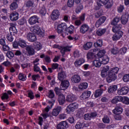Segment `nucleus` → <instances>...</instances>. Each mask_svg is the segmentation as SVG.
Wrapping results in <instances>:
<instances>
[{
	"mask_svg": "<svg viewBox=\"0 0 129 129\" xmlns=\"http://www.w3.org/2000/svg\"><path fill=\"white\" fill-rule=\"evenodd\" d=\"M31 31L32 32V33H34V34H36V35H39V37L41 38H43L45 36V33L44 31H42L41 30V29L40 28V27L38 26V25H35L33 27H32L31 28Z\"/></svg>",
	"mask_w": 129,
	"mask_h": 129,
	"instance_id": "obj_1",
	"label": "nucleus"
},
{
	"mask_svg": "<svg viewBox=\"0 0 129 129\" xmlns=\"http://www.w3.org/2000/svg\"><path fill=\"white\" fill-rule=\"evenodd\" d=\"M67 29V24L65 23H62L57 26V32L58 34H62L63 31H66Z\"/></svg>",
	"mask_w": 129,
	"mask_h": 129,
	"instance_id": "obj_2",
	"label": "nucleus"
},
{
	"mask_svg": "<svg viewBox=\"0 0 129 129\" xmlns=\"http://www.w3.org/2000/svg\"><path fill=\"white\" fill-rule=\"evenodd\" d=\"M129 91V88L124 86L122 87L121 89H119L117 91V93L118 95H125V94H127Z\"/></svg>",
	"mask_w": 129,
	"mask_h": 129,
	"instance_id": "obj_3",
	"label": "nucleus"
},
{
	"mask_svg": "<svg viewBox=\"0 0 129 129\" xmlns=\"http://www.w3.org/2000/svg\"><path fill=\"white\" fill-rule=\"evenodd\" d=\"M117 78L116 74L108 72V78H107V82H108V83H110L112 81L116 80Z\"/></svg>",
	"mask_w": 129,
	"mask_h": 129,
	"instance_id": "obj_4",
	"label": "nucleus"
},
{
	"mask_svg": "<svg viewBox=\"0 0 129 129\" xmlns=\"http://www.w3.org/2000/svg\"><path fill=\"white\" fill-rule=\"evenodd\" d=\"M122 35H123V32L121 31H119L113 35L112 39L113 41H117V40H119L122 37Z\"/></svg>",
	"mask_w": 129,
	"mask_h": 129,
	"instance_id": "obj_5",
	"label": "nucleus"
},
{
	"mask_svg": "<svg viewBox=\"0 0 129 129\" xmlns=\"http://www.w3.org/2000/svg\"><path fill=\"white\" fill-rule=\"evenodd\" d=\"M68 127H69V125L66 121H62L57 125V129H66Z\"/></svg>",
	"mask_w": 129,
	"mask_h": 129,
	"instance_id": "obj_6",
	"label": "nucleus"
},
{
	"mask_svg": "<svg viewBox=\"0 0 129 129\" xmlns=\"http://www.w3.org/2000/svg\"><path fill=\"white\" fill-rule=\"evenodd\" d=\"M27 39L29 42H36L37 41V36L33 33H29L26 36Z\"/></svg>",
	"mask_w": 129,
	"mask_h": 129,
	"instance_id": "obj_7",
	"label": "nucleus"
},
{
	"mask_svg": "<svg viewBox=\"0 0 129 129\" xmlns=\"http://www.w3.org/2000/svg\"><path fill=\"white\" fill-rule=\"evenodd\" d=\"M89 29H90V28L87 24H83L80 28V33H81V34H85L89 31Z\"/></svg>",
	"mask_w": 129,
	"mask_h": 129,
	"instance_id": "obj_8",
	"label": "nucleus"
},
{
	"mask_svg": "<svg viewBox=\"0 0 129 129\" xmlns=\"http://www.w3.org/2000/svg\"><path fill=\"white\" fill-rule=\"evenodd\" d=\"M26 50L29 56H33L35 55V48L32 45H27Z\"/></svg>",
	"mask_w": 129,
	"mask_h": 129,
	"instance_id": "obj_9",
	"label": "nucleus"
},
{
	"mask_svg": "<svg viewBox=\"0 0 129 129\" xmlns=\"http://www.w3.org/2000/svg\"><path fill=\"white\" fill-rule=\"evenodd\" d=\"M60 16V12L57 10H54L51 15V19L53 21H56L58 18Z\"/></svg>",
	"mask_w": 129,
	"mask_h": 129,
	"instance_id": "obj_10",
	"label": "nucleus"
},
{
	"mask_svg": "<svg viewBox=\"0 0 129 129\" xmlns=\"http://www.w3.org/2000/svg\"><path fill=\"white\" fill-rule=\"evenodd\" d=\"M69 85H70L69 81L68 80H64L61 81L60 86L61 87V89L66 90L69 87Z\"/></svg>",
	"mask_w": 129,
	"mask_h": 129,
	"instance_id": "obj_11",
	"label": "nucleus"
},
{
	"mask_svg": "<svg viewBox=\"0 0 129 129\" xmlns=\"http://www.w3.org/2000/svg\"><path fill=\"white\" fill-rule=\"evenodd\" d=\"M38 20L37 16H33L29 19L28 23L30 25H35L38 23Z\"/></svg>",
	"mask_w": 129,
	"mask_h": 129,
	"instance_id": "obj_12",
	"label": "nucleus"
},
{
	"mask_svg": "<svg viewBox=\"0 0 129 129\" xmlns=\"http://www.w3.org/2000/svg\"><path fill=\"white\" fill-rule=\"evenodd\" d=\"M106 20V18L104 16H103L99 18V20H98L95 24V26L96 28H99V26H101V25H102L104 22H105V20Z\"/></svg>",
	"mask_w": 129,
	"mask_h": 129,
	"instance_id": "obj_13",
	"label": "nucleus"
},
{
	"mask_svg": "<svg viewBox=\"0 0 129 129\" xmlns=\"http://www.w3.org/2000/svg\"><path fill=\"white\" fill-rule=\"evenodd\" d=\"M90 94H91V92L86 91L82 93V95L80 96V99L82 100H85L90 97Z\"/></svg>",
	"mask_w": 129,
	"mask_h": 129,
	"instance_id": "obj_14",
	"label": "nucleus"
},
{
	"mask_svg": "<svg viewBox=\"0 0 129 129\" xmlns=\"http://www.w3.org/2000/svg\"><path fill=\"white\" fill-rule=\"evenodd\" d=\"M67 76L66 75V73L64 71H61L58 74V79L60 81H63L66 79Z\"/></svg>",
	"mask_w": 129,
	"mask_h": 129,
	"instance_id": "obj_15",
	"label": "nucleus"
},
{
	"mask_svg": "<svg viewBox=\"0 0 129 129\" xmlns=\"http://www.w3.org/2000/svg\"><path fill=\"white\" fill-rule=\"evenodd\" d=\"M11 21H17L19 19V13L17 12H14L11 13L10 15Z\"/></svg>",
	"mask_w": 129,
	"mask_h": 129,
	"instance_id": "obj_16",
	"label": "nucleus"
},
{
	"mask_svg": "<svg viewBox=\"0 0 129 129\" xmlns=\"http://www.w3.org/2000/svg\"><path fill=\"white\" fill-rule=\"evenodd\" d=\"M128 22V15L125 14L121 16V23L122 25H126Z\"/></svg>",
	"mask_w": 129,
	"mask_h": 129,
	"instance_id": "obj_17",
	"label": "nucleus"
},
{
	"mask_svg": "<svg viewBox=\"0 0 129 129\" xmlns=\"http://www.w3.org/2000/svg\"><path fill=\"white\" fill-rule=\"evenodd\" d=\"M62 110V108L60 106L57 107L53 109L52 112V114L53 116H57L59 113H60V111Z\"/></svg>",
	"mask_w": 129,
	"mask_h": 129,
	"instance_id": "obj_18",
	"label": "nucleus"
},
{
	"mask_svg": "<svg viewBox=\"0 0 129 129\" xmlns=\"http://www.w3.org/2000/svg\"><path fill=\"white\" fill-rule=\"evenodd\" d=\"M58 101L60 105H63L65 103V96L63 94H60L58 95Z\"/></svg>",
	"mask_w": 129,
	"mask_h": 129,
	"instance_id": "obj_19",
	"label": "nucleus"
},
{
	"mask_svg": "<svg viewBox=\"0 0 129 129\" xmlns=\"http://www.w3.org/2000/svg\"><path fill=\"white\" fill-rule=\"evenodd\" d=\"M112 112L114 114H121L122 113V108L120 106H117L112 110Z\"/></svg>",
	"mask_w": 129,
	"mask_h": 129,
	"instance_id": "obj_20",
	"label": "nucleus"
},
{
	"mask_svg": "<svg viewBox=\"0 0 129 129\" xmlns=\"http://www.w3.org/2000/svg\"><path fill=\"white\" fill-rule=\"evenodd\" d=\"M123 98L120 96H116L111 100V102L113 104H115V103H117L118 102H122Z\"/></svg>",
	"mask_w": 129,
	"mask_h": 129,
	"instance_id": "obj_21",
	"label": "nucleus"
},
{
	"mask_svg": "<svg viewBox=\"0 0 129 129\" xmlns=\"http://www.w3.org/2000/svg\"><path fill=\"white\" fill-rule=\"evenodd\" d=\"M71 80L74 83H79L81 79L78 75H75L72 77Z\"/></svg>",
	"mask_w": 129,
	"mask_h": 129,
	"instance_id": "obj_22",
	"label": "nucleus"
},
{
	"mask_svg": "<svg viewBox=\"0 0 129 129\" xmlns=\"http://www.w3.org/2000/svg\"><path fill=\"white\" fill-rule=\"evenodd\" d=\"M84 62H85V60L84 58H80L79 59L76 60L74 64L76 67H79L81 66Z\"/></svg>",
	"mask_w": 129,
	"mask_h": 129,
	"instance_id": "obj_23",
	"label": "nucleus"
},
{
	"mask_svg": "<svg viewBox=\"0 0 129 129\" xmlns=\"http://www.w3.org/2000/svg\"><path fill=\"white\" fill-rule=\"evenodd\" d=\"M100 61H101V63L102 64H107L108 63V61H109V59L108 58V57L106 55H104L103 57H99Z\"/></svg>",
	"mask_w": 129,
	"mask_h": 129,
	"instance_id": "obj_24",
	"label": "nucleus"
},
{
	"mask_svg": "<svg viewBox=\"0 0 129 129\" xmlns=\"http://www.w3.org/2000/svg\"><path fill=\"white\" fill-rule=\"evenodd\" d=\"M76 100V98L74 95H68L66 99L68 102H73V101H75Z\"/></svg>",
	"mask_w": 129,
	"mask_h": 129,
	"instance_id": "obj_25",
	"label": "nucleus"
},
{
	"mask_svg": "<svg viewBox=\"0 0 129 129\" xmlns=\"http://www.w3.org/2000/svg\"><path fill=\"white\" fill-rule=\"evenodd\" d=\"M34 49L37 51H40L42 49V44L39 42L36 41L33 43Z\"/></svg>",
	"mask_w": 129,
	"mask_h": 129,
	"instance_id": "obj_26",
	"label": "nucleus"
},
{
	"mask_svg": "<svg viewBox=\"0 0 129 129\" xmlns=\"http://www.w3.org/2000/svg\"><path fill=\"white\" fill-rule=\"evenodd\" d=\"M88 87V84L87 83H81L79 85V89L80 90H84V89H86Z\"/></svg>",
	"mask_w": 129,
	"mask_h": 129,
	"instance_id": "obj_27",
	"label": "nucleus"
},
{
	"mask_svg": "<svg viewBox=\"0 0 129 129\" xmlns=\"http://www.w3.org/2000/svg\"><path fill=\"white\" fill-rule=\"evenodd\" d=\"M117 90V86L116 85H113L111 86L108 89V92L109 93H113L115 91Z\"/></svg>",
	"mask_w": 129,
	"mask_h": 129,
	"instance_id": "obj_28",
	"label": "nucleus"
},
{
	"mask_svg": "<svg viewBox=\"0 0 129 129\" xmlns=\"http://www.w3.org/2000/svg\"><path fill=\"white\" fill-rule=\"evenodd\" d=\"M92 42H87L86 44H84L83 45V48L84 50H89V49H91L92 47Z\"/></svg>",
	"mask_w": 129,
	"mask_h": 129,
	"instance_id": "obj_29",
	"label": "nucleus"
},
{
	"mask_svg": "<svg viewBox=\"0 0 129 129\" xmlns=\"http://www.w3.org/2000/svg\"><path fill=\"white\" fill-rule=\"evenodd\" d=\"M25 6L26 8H31L34 6V1L33 0H28L25 3Z\"/></svg>",
	"mask_w": 129,
	"mask_h": 129,
	"instance_id": "obj_30",
	"label": "nucleus"
},
{
	"mask_svg": "<svg viewBox=\"0 0 129 129\" xmlns=\"http://www.w3.org/2000/svg\"><path fill=\"white\" fill-rule=\"evenodd\" d=\"M93 66H95V67H97L98 68H99L100 66H101V61L100 60V58H99L98 59H96L93 61Z\"/></svg>",
	"mask_w": 129,
	"mask_h": 129,
	"instance_id": "obj_31",
	"label": "nucleus"
},
{
	"mask_svg": "<svg viewBox=\"0 0 129 129\" xmlns=\"http://www.w3.org/2000/svg\"><path fill=\"white\" fill-rule=\"evenodd\" d=\"M60 52L62 54V56H64L66 52H70V47L69 46L61 47Z\"/></svg>",
	"mask_w": 129,
	"mask_h": 129,
	"instance_id": "obj_32",
	"label": "nucleus"
},
{
	"mask_svg": "<svg viewBox=\"0 0 129 129\" xmlns=\"http://www.w3.org/2000/svg\"><path fill=\"white\" fill-rule=\"evenodd\" d=\"M13 35H14L13 31H10L7 35V39L9 41V42H13L14 41V38L13 37Z\"/></svg>",
	"mask_w": 129,
	"mask_h": 129,
	"instance_id": "obj_33",
	"label": "nucleus"
},
{
	"mask_svg": "<svg viewBox=\"0 0 129 129\" xmlns=\"http://www.w3.org/2000/svg\"><path fill=\"white\" fill-rule=\"evenodd\" d=\"M105 32H106V29L104 28L102 29H98L96 31V34L97 36H101L102 35H104L105 33Z\"/></svg>",
	"mask_w": 129,
	"mask_h": 129,
	"instance_id": "obj_34",
	"label": "nucleus"
},
{
	"mask_svg": "<svg viewBox=\"0 0 129 129\" xmlns=\"http://www.w3.org/2000/svg\"><path fill=\"white\" fill-rule=\"evenodd\" d=\"M82 10H83V5L82 4H77V8L76 9V14H79Z\"/></svg>",
	"mask_w": 129,
	"mask_h": 129,
	"instance_id": "obj_35",
	"label": "nucleus"
},
{
	"mask_svg": "<svg viewBox=\"0 0 129 129\" xmlns=\"http://www.w3.org/2000/svg\"><path fill=\"white\" fill-rule=\"evenodd\" d=\"M75 29V27L73 25H71L69 27H67V29H66V31L69 33V34H73L74 33V30Z\"/></svg>",
	"mask_w": 129,
	"mask_h": 129,
	"instance_id": "obj_36",
	"label": "nucleus"
},
{
	"mask_svg": "<svg viewBox=\"0 0 129 129\" xmlns=\"http://www.w3.org/2000/svg\"><path fill=\"white\" fill-rule=\"evenodd\" d=\"M46 13H47V11H46V8L45 7V6L42 5L40 7V10L39 11V13L42 15V16H45L46 15Z\"/></svg>",
	"mask_w": 129,
	"mask_h": 129,
	"instance_id": "obj_37",
	"label": "nucleus"
},
{
	"mask_svg": "<svg viewBox=\"0 0 129 129\" xmlns=\"http://www.w3.org/2000/svg\"><path fill=\"white\" fill-rule=\"evenodd\" d=\"M18 44L22 48H25V47H27V44L26 43V41L23 39H20L18 41Z\"/></svg>",
	"mask_w": 129,
	"mask_h": 129,
	"instance_id": "obj_38",
	"label": "nucleus"
},
{
	"mask_svg": "<svg viewBox=\"0 0 129 129\" xmlns=\"http://www.w3.org/2000/svg\"><path fill=\"white\" fill-rule=\"evenodd\" d=\"M11 27L9 28L10 32H13V33H17V29H16V24L14 23H10Z\"/></svg>",
	"mask_w": 129,
	"mask_h": 129,
	"instance_id": "obj_39",
	"label": "nucleus"
},
{
	"mask_svg": "<svg viewBox=\"0 0 129 129\" xmlns=\"http://www.w3.org/2000/svg\"><path fill=\"white\" fill-rule=\"evenodd\" d=\"M109 1V0H98L97 4L99 7L102 6V5L104 6L105 5H106V4H107Z\"/></svg>",
	"mask_w": 129,
	"mask_h": 129,
	"instance_id": "obj_40",
	"label": "nucleus"
},
{
	"mask_svg": "<svg viewBox=\"0 0 129 129\" xmlns=\"http://www.w3.org/2000/svg\"><path fill=\"white\" fill-rule=\"evenodd\" d=\"M19 79L22 81H26V79H27V76L22 73H20L19 74Z\"/></svg>",
	"mask_w": 129,
	"mask_h": 129,
	"instance_id": "obj_41",
	"label": "nucleus"
},
{
	"mask_svg": "<svg viewBox=\"0 0 129 129\" xmlns=\"http://www.w3.org/2000/svg\"><path fill=\"white\" fill-rule=\"evenodd\" d=\"M103 13V11H102V10H100L98 11H97L94 14L95 18H96V19H98V18L102 16Z\"/></svg>",
	"mask_w": 129,
	"mask_h": 129,
	"instance_id": "obj_42",
	"label": "nucleus"
},
{
	"mask_svg": "<svg viewBox=\"0 0 129 129\" xmlns=\"http://www.w3.org/2000/svg\"><path fill=\"white\" fill-rule=\"evenodd\" d=\"M120 20V18L118 17H116L115 18L113 19V20L111 22V25H113V26H116V25H117V23L119 22Z\"/></svg>",
	"mask_w": 129,
	"mask_h": 129,
	"instance_id": "obj_43",
	"label": "nucleus"
},
{
	"mask_svg": "<svg viewBox=\"0 0 129 129\" xmlns=\"http://www.w3.org/2000/svg\"><path fill=\"white\" fill-rule=\"evenodd\" d=\"M47 96L49 98H54V97H55L54 91H53V90H49Z\"/></svg>",
	"mask_w": 129,
	"mask_h": 129,
	"instance_id": "obj_44",
	"label": "nucleus"
},
{
	"mask_svg": "<svg viewBox=\"0 0 129 129\" xmlns=\"http://www.w3.org/2000/svg\"><path fill=\"white\" fill-rule=\"evenodd\" d=\"M11 10L14 11V10H17L18 9V4L16 2H13L10 6Z\"/></svg>",
	"mask_w": 129,
	"mask_h": 129,
	"instance_id": "obj_45",
	"label": "nucleus"
},
{
	"mask_svg": "<svg viewBox=\"0 0 129 129\" xmlns=\"http://www.w3.org/2000/svg\"><path fill=\"white\" fill-rule=\"evenodd\" d=\"M121 24H119L118 25H116V26H114L112 29V32H113V33H115L116 32L118 31V30H120V29H121Z\"/></svg>",
	"mask_w": 129,
	"mask_h": 129,
	"instance_id": "obj_46",
	"label": "nucleus"
},
{
	"mask_svg": "<svg viewBox=\"0 0 129 129\" xmlns=\"http://www.w3.org/2000/svg\"><path fill=\"white\" fill-rule=\"evenodd\" d=\"M126 51H127V48L125 47H122L119 50V54L124 55L126 53Z\"/></svg>",
	"mask_w": 129,
	"mask_h": 129,
	"instance_id": "obj_47",
	"label": "nucleus"
},
{
	"mask_svg": "<svg viewBox=\"0 0 129 129\" xmlns=\"http://www.w3.org/2000/svg\"><path fill=\"white\" fill-rule=\"evenodd\" d=\"M102 92H103V90L101 89L97 90L95 94V97L97 98V97H99V96H101V94H102Z\"/></svg>",
	"mask_w": 129,
	"mask_h": 129,
	"instance_id": "obj_48",
	"label": "nucleus"
},
{
	"mask_svg": "<svg viewBox=\"0 0 129 129\" xmlns=\"http://www.w3.org/2000/svg\"><path fill=\"white\" fill-rule=\"evenodd\" d=\"M94 47H101L102 46V40L99 39L94 44Z\"/></svg>",
	"mask_w": 129,
	"mask_h": 129,
	"instance_id": "obj_49",
	"label": "nucleus"
},
{
	"mask_svg": "<svg viewBox=\"0 0 129 129\" xmlns=\"http://www.w3.org/2000/svg\"><path fill=\"white\" fill-rule=\"evenodd\" d=\"M106 52L105 50H100L99 52L97 53V55L99 58H101L104 56V54H105Z\"/></svg>",
	"mask_w": 129,
	"mask_h": 129,
	"instance_id": "obj_50",
	"label": "nucleus"
},
{
	"mask_svg": "<svg viewBox=\"0 0 129 129\" xmlns=\"http://www.w3.org/2000/svg\"><path fill=\"white\" fill-rule=\"evenodd\" d=\"M56 94L57 95H60V93H61V90H63V89H61L60 86H59V88L58 87H55L54 89Z\"/></svg>",
	"mask_w": 129,
	"mask_h": 129,
	"instance_id": "obj_51",
	"label": "nucleus"
},
{
	"mask_svg": "<svg viewBox=\"0 0 129 129\" xmlns=\"http://www.w3.org/2000/svg\"><path fill=\"white\" fill-rule=\"evenodd\" d=\"M6 55H7V57L9 58V59H12V58H14L15 54L12 51H8Z\"/></svg>",
	"mask_w": 129,
	"mask_h": 129,
	"instance_id": "obj_52",
	"label": "nucleus"
},
{
	"mask_svg": "<svg viewBox=\"0 0 129 129\" xmlns=\"http://www.w3.org/2000/svg\"><path fill=\"white\" fill-rule=\"evenodd\" d=\"M119 70V69H118V68L115 67L113 68L112 70L109 71V72L114 73V74H117V72H118Z\"/></svg>",
	"mask_w": 129,
	"mask_h": 129,
	"instance_id": "obj_53",
	"label": "nucleus"
},
{
	"mask_svg": "<svg viewBox=\"0 0 129 129\" xmlns=\"http://www.w3.org/2000/svg\"><path fill=\"white\" fill-rule=\"evenodd\" d=\"M67 5L69 8H72L74 6V0H68Z\"/></svg>",
	"mask_w": 129,
	"mask_h": 129,
	"instance_id": "obj_54",
	"label": "nucleus"
},
{
	"mask_svg": "<svg viewBox=\"0 0 129 129\" xmlns=\"http://www.w3.org/2000/svg\"><path fill=\"white\" fill-rule=\"evenodd\" d=\"M122 102L124 104H129V98L126 97H124L122 99Z\"/></svg>",
	"mask_w": 129,
	"mask_h": 129,
	"instance_id": "obj_55",
	"label": "nucleus"
},
{
	"mask_svg": "<svg viewBox=\"0 0 129 129\" xmlns=\"http://www.w3.org/2000/svg\"><path fill=\"white\" fill-rule=\"evenodd\" d=\"M83 123L80 122H78L76 125V128L77 129H81L83 128Z\"/></svg>",
	"mask_w": 129,
	"mask_h": 129,
	"instance_id": "obj_56",
	"label": "nucleus"
},
{
	"mask_svg": "<svg viewBox=\"0 0 129 129\" xmlns=\"http://www.w3.org/2000/svg\"><path fill=\"white\" fill-rule=\"evenodd\" d=\"M102 121L104 123H109L110 119H109V117L108 116H105L102 119Z\"/></svg>",
	"mask_w": 129,
	"mask_h": 129,
	"instance_id": "obj_57",
	"label": "nucleus"
},
{
	"mask_svg": "<svg viewBox=\"0 0 129 129\" xmlns=\"http://www.w3.org/2000/svg\"><path fill=\"white\" fill-rule=\"evenodd\" d=\"M111 52L112 54H113V55H115L116 54H117V53H119V51L118 50V48H112L111 50Z\"/></svg>",
	"mask_w": 129,
	"mask_h": 129,
	"instance_id": "obj_58",
	"label": "nucleus"
},
{
	"mask_svg": "<svg viewBox=\"0 0 129 129\" xmlns=\"http://www.w3.org/2000/svg\"><path fill=\"white\" fill-rule=\"evenodd\" d=\"M123 81L124 82H128L129 81V74L125 75L123 78Z\"/></svg>",
	"mask_w": 129,
	"mask_h": 129,
	"instance_id": "obj_59",
	"label": "nucleus"
},
{
	"mask_svg": "<svg viewBox=\"0 0 129 129\" xmlns=\"http://www.w3.org/2000/svg\"><path fill=\"white\" fill-rule=\"evenodd\" d=\"M3 51H10V46L5 44L4 45H3Z\"/></svg>",
	"mask_w": 129,
	"mask_h": 129,
	"instance_id": "obj_60",
	"label": "nucleus"
},
{
	"mask_svg": "<svg viewBox=\"0 0 129 129\" xmlns=\"http://www.w3.org/2000/svg\"><path fill=\"white\" fill-rule=\"evenodd\" d=\"M28 97H30V99H34V93H33V91H28Z\"/></svg>",
	"mask_w": 129,
	"mask_h": 129,
	"instance_id": "obj_61",
	"label": "nucleus"
},
{
	"mask_svg": "<svg viewBox=\"0 0 129 129\" xmlns=\"http://www.w3.org/2000/svg\"><path fill=\"white\" fill-rule=\"evenodd\" d=\"M124 10V7L122 5H120L117 8V11L118 13H122V11Z\"/></svg>",
	"mask_w": 129,
	"mask_h": 129,
	"instance_id": "obj_62",
	"label": "nucleus"
},
{
	"mask_svg": "<svg viewBox=\"0 0 129 129\" xmlns=\"http://www.w3.org/2000/svg\"><path fill=\"white\" fill-rule=\"evenodd\" d=\"M74 56L75 58H78L80 56V53H79V51L76 50L74 52Z\"/></svg>",
	"mask_w": 129,
	"mask_h": 129,
	"instance_id": "obj_63",
	"label": "nucleus"
},
{
	"mask_svg": "<svg viewBox=\"0 0 129 129\" xmlns=\"http://www.w3.org/2000/svg\"><path fill=\"white\" fill-rule=\"evenodd\" d=\"M102 71H104V72H106L107 73V72L109 71V66H105L103 67Z\"/></svg>",
	"mask_w": 129,
	"mask_h": 129,
	"instance_id": "obj_64",
	"label": "nucleus"
}]
</instances>
